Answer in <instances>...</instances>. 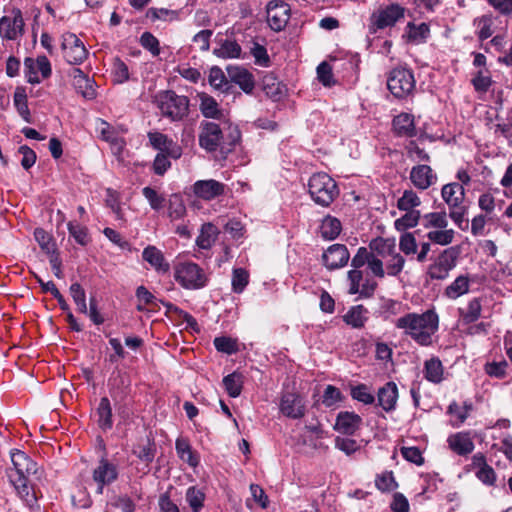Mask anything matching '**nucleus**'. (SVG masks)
I'll return each instance as SVG.
<instances>
[{"label":"nucleus","mask_w":512,"mask_h":512,"mask_svg":"<svg viewBox=\"0 0 512 512\" xmlns=\"http://www.w3.org/2000/svg\"><path fill=\"white\" fill-rule=\"evenodd\" d=\"M393 324L418 345L427 347L433 343V335L439 329V316L435 309L420 314L410 312L394 320Z\"/></svg>","instance_id":"obj_1"},{"label":"nucleus","mask_w":512,"mask_h":512,"mask_svg":"<svg viewBox=\"0 0 512 512\" xmlns=\"http://www.w3.org/2000/svg\"><path fill=\"white\" fill-rule=\"evenodd\" d=\"M239 140L240 132L236 128L232 129L226 137L219 124L213 121H202L200 123L199 145L207 152L219 150L222 156L226 158Z\"/></svg>","instance_id":"obj_2"},{"label":"nucleus","mask_w":512,"mask_h":512,"mask_svg":"<svg viewBox=\"0 0 512 512\" xmlns=\"http://www.w3.org/2000/svg\"><path fill=\"white\" fill-rule=\"evenodd\" d=\"M308 193L312 201L321 207H329L339 196L336 181L325 172L314 173L308 180Z\"/></svg>","instance_id":"obj_3"},{"label":"nucleus","mask_w":512,"mask_h":512,"mask_svg":"<svg viewBox=\"0 0 512 512\" xmlns=\"http://www.w3.org/2000/svg\"><path fill=\"white\" fill-rule=\"evenodd\" d=\"M175 281L186 290H200L208 285V274L197 263L179 262L174 267Z\"/></svg>","instance_id":"obj_4"},{"label":"nucleus","mask_w":512,"mask_h":512,"mask_svg":"<svg viewBox=\"0 0 512 512\" xmlns=\"http://www.w3.org/2000/svg\"><path fill=\"white\" fill-rule=\"evenodd\" d=\"M459 257V246H450L442 250L428 265L426 275L431 280H446L450 272L457 266Z\"/></svg>","instance_id":"obj_5"},{"label":"nucleus","mask_w":512,"mask_h":512,"mask_svg":"<svg viewBox=\"0 0 512 512\" xmlns=\"http://www.w3.org/2000/svg\"><path fill=\"white\" fill-rule=\"evenodd\" d=\"M387 87L397 99H407L414 94L416 80L414 73L407 67H396L389 72Z\"/></svg>","instance_id":"obj_6"},{"label":"nucleus","mask_w":512,"mask_h":512,"mask_svg":"<svg viewBox=\"0 0 512 512\" xmlns=\"http://www.w3.org/2000/svg\"><path fill=\"white\" fill-rule=\"evenodd\" d=\"M157 104L161 114L172 121H180L188 114L189 99L173 91L161 93L157 97Z\"/></svg>","instance_id":"obj_7"},{"label":"nucleus","mask_w":512,"mask_h":512,"mask_svg":"<svg viewBox=\"0 0 512 512\" xmlns=\"http://www.w3.org/2000/svg\"><path fill=\"white\" fill-rule=\"evenodd\" d=\"M372 248H374L380 255L389 256L386 261V273L388 276H398L405 266V258L399 252L396 251V245L394 239H379L374 242Z\"/></svg>","instance_id":"obj_8"},{"label":"nucleus","mask_w":512,"mask_h":512,"mask_svg":"<svg viewBox=\"0 0 512 512\" xmlns=\"http://www.w3.org/2000/svg\"><path fill=\"white\" fill-rule=\"evenodd\" d=\"M405 11V8L398 3H391L380 7L371 15V25L374 30L393 27L400 19L404 18Z\"/></svg>","instance_id":"obj_9"},{"label":"nucleus","mask_w":512,"mask_h":512,"mask_svg":"<svg viewBox=\"0 0 512 512\" xmlns=\"http://www.w3.org/2000/svg\"><path fill=\"white\" fill-rule=\"evenodd\" d=\"M24 74L28 83L39 84L42 79L51 76V63L45 55H39L36 59L26 57L24 59Z\"/></svg>","instance_id":"obj_10"},{"label":"nucleus","mask_w":512,"mask_h":512,"mask_svg":"<svg viewBox=\"0 0 512 512\" xmlns=\"http://www.w3.org/2000/svg\"><path fill=\"white\" fill-rule=\"evenodd\" d=\"M279 408L286 417L292 419L302 418L306 412L304 397L294 387L287 389L281 395Z\"/></svg>","instance_id":"obj_11"},{"label":"nucleus","mask_w":512,"mask_h":512,"mask_svg":"<svg viewBox=\"0 0 512 512\" xmlns=\"http://www.w3.org/2000/svg\"><path fill=\"white\" fill-rule=\"evenodd\" d=\"M61 40L63 55L69 64L79 65L86 59L88 51L74 33H64Z\"/></svg>","instance_id":"obj_12"},{"label":"nucleus","mask_w":512,"mask_h":512,"mask_svg":"<svg viewBox=\"0 0 512 512\" xmlns=\"http://www.w3.org/2000/svg\"><path fill=\"white\" fill-rule=\"evenodd\" d=\"M290 18V7L282 0H271L266 5V19L274 31L283 30Z\"/></svg>","instance_id":"obj_13"},{"label":"nucleus","mask_w":512,"mask_h":512,"mask_svg":"<svg viewBox=\"0 0 512 512\" xmlns=\"http://www.w3.org/2000/svg\"><path fill=\"white\" fill-rule=\"evenodd\" d=\"M93 481L97 484V493L102 494L105 486L118 478V467L107 458H101L92 472Z\"/></svg>","instance_id":"obj_14"},{"label":"nucleus","mask_w":512,"mask_h":512,"mask_svg":"<svg viewBox=\"0 0 512 512\" xmlns=\"http://www.w3.org/2000/svg\"><path fill=\"white\" fill-rule=\"evenodd\" d=\"M149 144L158 153H167L172 159L182 156V148L172 138L158 131H150L147 134Z\"/></svg>","instance_id":"obj_15"},{"label":"nucleus","mask_w":512,"mask_h":512,"mask_svg":"<svg viewBox=\"0 0 512 512\" xmlns=\"http://www.w3.org/2000/svg\"><path fill=\"white\" fill-rule=\"evenodd\" d=\"M350 253L344 244H332L322 254V263L328 270H336L347 265Z\"/></svg>","instance_id":"obj_16"},{"label":"nucleus","mask_w":512,"mask_h":512,"mask_svg":"<svg viewBox=\"0 0 512 512\" xmlns=\"http://www.w3.org/2000/svg\"><path fill=\"white\" fill-rule=\"evenodd\" d=\"M24 20L20 9H13L12 16L0 19V36L6 40H16L22 35Z\"/></svg>","instance_id":"obj_17"},{"label":"nucleus","mask_w":512,"mask_h":512,"mask_svg":"<svg viewBox=\"0 0 512 512\" xmlns=\"http://www.w3.org/2000/svg\"><path fill=\"white\" fill-rule=\"evenodd\" d=\"M409 178L412 184L419 190L428 189L438 180L437 174L429 165L426 164L413 166L410 171Z\"/></svg>","instance_id":"obj_18"},{"label":"nucleus","mask_w":512,"mask_h":512,"mask_svg":"<svg viewBox=\"0 0 512 512\" xmlns=\"http://www.w3.org/2000/svg\"><path fill=\"white\" fill-rule=\"evenodd\" d=\"M193 193L198 198L209 201L225 193L226 185L214 179L198 180L193 184Z\"/></svg>","instance_id":"obj_19"},{"label":"nucleus","mask_w":512,"mask_h":512,"mask_svg":"<svg viewBox=\"0 0 512 512\" xmlns=\"http://www.w3.org/2000/svg\"><path fill=\"white\" fill-rule=\"evenodd\" d=\"M9 479L18 496L27 506L33 508L37 503V496L27 477L23 474H9Z\"/></svg>","instance_id":"obj_20"},{"label":"nucleus","mask_w":512,"mask_h":512,"mask_svg":"<svg viewBox=\"0 0 512 512\" xmlns=\"http://www.w3.org/2000/svg\"><path fill=\"white\" fill-rule=\"evenodd\" d=\"M227 73L230 81L238 85L244 93L251 94L253 92L255 87L254 76L247 69L230 65L227 67Z\"/></svg>","instance_id":"obj_21"},{"label":"nucleus","mask_w":512,"mask_h":512,"mask_svg":"<svg viewBox=\"0 0 512 512\" xmlns=\"http://www.w3.org/2000/svg\"><path fill=\"white\" fill-rule=\"evenodd\" d=\"M362 424V418L354 413L342 411L337 415L334 429L345 435H353Z\"/></svg>","instance_id":"obj_22"},{"label":"nucleus","mask_w":512,"mask_h":512,"mask_svg":"<svg viewBox=\"0 0 512 512\" xmlns=\"http://www.w3.org/2000/svg\"><path fill=\"white\" fill-rule=\"evenodd\" d=\"M142 258L158 273L164 274L170 269V265L166 261L163 252L156 246L148 245L145 247L142 252Z\"/></svg>","instance_id":"obj_23"},{"label":"nucleus","mask_w":512,"mask_h":512,"mask_svg":"<svg viewBox=\"0 0 512 512\" xmlns=\"http://www.w3.org/2000/svg\"><path fill=\"white\" fill-rule=\"evenodd\" d=\"M441 197L449 207H458L464 204L465 188L463 184L451 182L445 184L441 189Z\"/></svg>","instance_id":"obj_24"},{"label":"nucleus","mask_w":512,"mask_h":512,"mask_svg":"<svg viewBox=\"0 0 512 512\" xmlns=\"http://www.w3.org/2000/svg\"><path fill=\"white\" fill-rule=\"evenodd\" d=\"M393 130L399 137L412 138L416 136L414 116L409 113H401L394 117Z\"/></svg>","instance_id":"obj_25"},{"label":"nucleus","mask_w":512,"mask_h":512,"mask_svg":"<svg viewBox=\"0 0 512 512\" xmlns=\"http://www.w3.org/2000/svg\"><path fill=\"white\" fill-rule=\"evenodd\" d=\"M450 449L458 455L464 456L474 450V443L468 433L459 432L448 437Z\"/></svg>","instance_id":"obj_26"},{"label":"nucleus","mask_w":512,"mask_h":512,"mask_svg":"<svg viewBox=\"0 0 512 512\" xmlns=\"http://www.w3.org/2000/svg\"><path fill=\"white\" fill-rule=\"evenodd\" d=\"M219 47L213 50V54L221 59H238L241 58L242 48L240 44L233 39L219 40Z\"/></svg>","instance_id":"obj_27"},{"label":"nucleus","mask_w":512,"mask_h":512,"mask_svg":"<svg viewBox=\"0 0 512 512\" xmlns=\"http://www.w3.org/2000/svg\"><path fill=\"white\" fill-rule=\"evenodd\" d=\"M175 449L178 457L189 466L195 468L199 464V455L192 449L186 438L179 437L175 442Z\"/></svg>","instance_id":"obj_28"},{"label":"nucleus","mask_w":512,"mask_h":512,"mask_svg":"<svg viewBox=\"0 0 512 512\" xmlns=\"http://www.w3.org/2000/svg\"><path fill=\"white\" fill-rule=\"evenodd\" d=\"M406 35L408 42L416 45L422 44L425 43L430 36V27L425 22L420 24L408 22L406 26Z\"/></svg>","instance_id":"obj_29"},{"label":"nucleus","mask_w":512,"mask_h":512,"mask_svg":"<svg viewBox=\"0 0 512 512\" xmlns=\"http://www.w3.org/2000/svg\"><path fill=\"white\" fill-rule=\"evenodd\" d=\"M11 461L14 465V471L10 472V474L25 475L35 471V463L20 450L11 452Z\"/></svg>","instance_id":"obj_30"},{"label":"nucleus","mask_w":512,"mask_h":512,"mask_svg":"<svg viewBox=\"0 0 512 512\" xmlns=\"http://www.w3.org/2000/svg\"><path fill=\"white\" fill-rule=\"evenodd\" d=\"M470 279L467 275H459L444 290V296L455 300L469 292Z\"/></svg>","instance_id":"obj_31"},{"label":"nucleus","mask_w":512,"mask_h":512,"mask_svg":"<svg viewBox=\"0 0 512 512\" xmlns=\"http://www.w3.org/2000/svg\"><path fill=\"white\" fill-rule=\"evenodd\" d=\"M341 231L342 224L339 219L330 215L323 218L320 225V234L323 239L332 241L340 235Z\"/></svg>","instance_id":"obj_32"},{"label":"nucleus","mask_w":512,"mask_h":512,"mask_svg":"<svg viewBox=\"0 0 512 512\" xmlns=\"http://www.w3.org/2000/svg\"><path fill=\"white\" fill-rule=\"evenodd\" d=\"M96 414L99 428L103 431L110 430L113 426L112 408L107 397L101 398Z\"/></svg>","instance_id":"obj_33"},{"label":"nucleus","mask_w":512,"mask_h":512,"mask_svg":"<svg viewBox=\"0 0 512 512\" xmlns=\"http://www.w3.org/2000/svg\"><path fill=\"white\" fill-rule=\"evenodd\" d=\"M443 365L439 358L432 357L424 363L425 379L434 384H438L443 380Z\"/></svg>","instance_id":"obj_34"},{"label":"nucleus","mask_w":512,"mask_h":512,"mask_svg":"<svg viewBox=\"0 0 512 512\" xmlns=\"http://www.w3.org/2000/svg\"><path fill=\"white\" fill-rule=\"evenodd\" d=\"M218 229L212 223H204L200 234L196 238V244L200 249H210L216 241Z\"/></svg>","instance_id":"obj_35"},{"label":"nucleus","mask_w":512,"mask_h":512,"mask_svg":"<svg viewBox=\"0 0 512 512\" xmlns=\"http://www.w3.org/2000/svg\"><path fill=\"white\" fill-rule=\"evenodd\" d=\"M397 397V386H382L378 391L379 405L385 411H390L394 409Z\"/></svg>","instance_id":"obj_36"},{"label":"nucleus","mask_w":512,"mask_h":512,"mask_svg":"<svg viewBox=\"0 0 512 512\" xmlns=\"http://www.w3.org/2000/svg\"><path fill=\"white\" fill-rule=\"evenodd\" d=\"M215 349L223 354L233 355L240 351V343L238 339L230 336H219L213 340Z\"/></svg>","instance_id":"obj_37"},{"label":"nucleus","mask_w":512,"mask_h":512,"mask_svg":"<svg viewBox=\"0 0 512 512\" xmlns=\"http://www.w3.org/2000/svg\"><path fill=\"white\" fill-rule=\"evenodd\" d=\"M206 495L196 486H190L185 493V500L193 512H200L204 507Z\"/></svg>","instance_id":"obj_38"},{"label":"nucleus","mask_w":512,"mask_h":512,"mask_svg":"<svg viewBox=\"0 0 512 512\" xmlns=\"http://www.w3.org/2000/svg\"><path fill=\"white\" fill-rule=\"evenodd\" d=\"M14 106L21 116V118L27 122L31 123V113L28 107L27 94L24 88H17L14 93Z\"/></svg>","instance_id":"obj_39"},{"label":"nucleus","mask_w":512,"mask_h":512,"mask_svg":"<svg viewBox=\"0 0 512 512\" xmlns=\"http://www.w3.org/2000/svg\"><path fill=\"white\" fill-rule=\"evenodd\" d=\"M399 250L410 259H416L418 243L413 233L404 232L400 235Z\"/></svg>","instance_id":"obj_40"},{"label":"nucleus","mask_w":512,"mask_h":512,"mask_svg":"<svg viewBox=\"0 0 512 512\" xmlns=\"http://www.w3.org/2000/svg\"><path fill=\"white\" fill-rule=\"evenodd\" d=\"M366 313L367 310L363 307V305L353 306L344 315L343 319L346 324L352 326L353 328H362L367 320V317L365 316Z\"/></svg>","instance_id":"obj_41"},{"label":"nucleus","mask_w":512,"mask_h":512,"mask_svg":"<svg viewBox=\"0 0 512 512\" xmlns=\"http://www.w3.org/2000/svg\"><path fill=\"white\" fill-rule=\"evenodd\" d=\"M455 231L453 229H433L429 230L426 234L427 239L437 245L447 246L454 240Z\"/></svg>","instance_id":"obj_42"},{"label":"nucleus","mask_w":512,"mask_h":512,"mask_svg":"<svg viewBox=\"0 0 512 512\" xmlns=\"http://www.w3.org/2000/svg\"><path fill=\"white\" fill-rule=\"evenodd\" d=\"M482 305L480 298L471 299L465 311L460 310V315L462 317L464 324H472L475 323L481 316Z\"/></svg>","instance_id":"obj_43"},{"label":"nucleus","mask_w":512,"mask_h":512,"mask_svg":"<svg viewBox=\"0 0 512 512\" xmlns=\"http://www.w3.org/2000/svg\"><path fill=\"white\" fill-rule=\"evenodd\" d=\"M422 225L425 229H443L448 226L446 212H430L422 217Z\"/></svg>","instance_id":"obj_44"},{"label":"nucleus","mask_w":512,"mask_h":512,"mask_svg":"<svg viewBox=\"0 0 512 512\" xmlns=\"http://www.w3.org/2000/svg\"><path fill=\"white\" fill-rule=\"evenodd\" d=\"M249 284V273L244 268H234L232 270L231 287L236 294H241Z\"/></svg>","instance_id":"obj_45"},{"label":"nucleus","mask_w":512,"mask_h":512,"mask_svg":"<svg viewBox=\"0 0 512 512\" xmlns=\"http://www.w3.org/2000/svg\"><path fill=\"white\" fill-rule=\"evenodd\" d=\"M186 213V206L179 194H173L168 201V217L171 221L181 219Z\"/></svg>","instance_id":"obj_46"},{"label":"nucleus","mask_w":512,"mask_h":512,"mask_svg":"<svg viewBox=\"0 0 512 512\" xmlns=\"http://www.w3.org/2000/svg\"><path fill=\"white\" fill-rule=\"evenodd\" d=\"M420 204L419 196L411 189L405 190L397 201V207L402 211H416L415 208L420 206Z\"/></svg>","instance_id":"obj_47"},{"label":"nucleus","mask_w":512,"mask_h":512,"mask_svg":"<svg viewBox=\"0 0 512 512\" xmlns=\"http://www.w3.org/2000/svg\"><path fill=\"white\" fill-rule=\"evenodd\" d=\"M69 292L78 311L82 314H87L86 292L81 284L78 282L72 283L69 287Z\"/></svg>","instance_id":"obj_48"},{"label":"nucleus","mask_w":512,"mask_h":512,"mask_svg":"<svg viewBox=\"0 0 512 512\" xmlns=\"http://www.w3.org/2000/svg\"><path fill=\"white\" fill-rule=\"evenodd\" d=\"M477 34L480 40L490 38L494 33V19L491 15H483L475 20Z\"/></svg>","instance_id":"obj_49"},{"label":"nucleus","mask_w":512,"mask_h":512,"mask_svg":"<svg viewBox=\"0 0 512 512\" xmlns=\"http://www.w3.org/2000/svg\"><path fill=\"white\" fill-rule=\"evenodd\" d=\"M133 453L139 458L141 461L146 462L147 464L151 463L154 460L156 454V446L153 441L147 439L145 444H139L133 449Z\"/></svg>","instance_id":"obj_50"},{"label":"nucleus","mask_w":512,"mask_h":512,"mask_svg":"<svg viewBox=\"0 0 512 512\" xmlns=\"http://www.w3.org/2000/svg\"><path fill=\"white\" fill-rule=\"evenodd\" d=\"M67 228L70 236L74 238L77 244L81 246H86L90 242L88 229L85 226L77 222L70 221L67 224Z\"/></svg>","instance_id":"obj_51"},{"label":"nucleus","mask_w":512,"mask_h":512,"mask_svg":"<svg viewBox=\"0 0 512 512\" xmlns=\"http://www.w3.org/2000/svg\"><path fill=\"white\" fill-rule=\"evenodd\" d=\"M200 111L206 118L218 119L221 116L218 103L213 97L208 95L201 97Z\"/></svg>","instance_id":"obj_52"},{"label":"nucleus","mask_w":512,"mask_h":512,"mask_svg":"<svg viewBox=\"0 0 512 512\" xmlns=\"http://www.w3.org/2000/svg\"><path fill=\"white\" fill-rule=\"evenodd\" d=\"M342 401L343 395L336 386H327L321 397L322 404L327 408L337 407Z\"/></svg>","instance_id":"obj_53"},{"label":"nucleus","mask_w":512,"mask_h":512,"mask_svg":"<svg viewBox=\"0 0 512 512\" xmlns=\"http://www.w3.org/2000/svg\"><path fill=\"white\" fill-rule=\"evenodd\" d=\"M142 195L148 201L151 209L154 211H160L165 206L166 199L164 195L159 194L152 187H144L142 189Z\"/></svg>","instance_id":"obj_54"},{"label":"nucleus","mask_w":512,"mask_h":512,"mask_svg":"<svg viewBox=\"0 0 512 512\" xmlns=\"http://www.w3.org/2000/svg\"><path fill=\"white\" fill-rule=\"evenodd\" d=\"M406 213L395 220V228L398 231H405L409 228L415 227L420 220V211H405Z\"/></svg>","instance_id":"obj_55"},{"label":"nucleus","mask_w":512,"mask_h":512,"mask_svg":"<svg viewBox=\"0 0 512 512\" xmlns=\"http://www.w3.org/2000/svg\"><path fill=\"white\" fill-rule=\"evenodd\" d=\"M165 306L167 308V312L175 314L180 320H182L183 323L186 324L187 328H191L192 330L195 331L199 329L196 319L191 314L182 310L181 308L177 307L172 303H165Z\"/></svg>","instance_id":"obj_56"},{"label":"nucleus","mask_w":512,"mask_h":512,"mask_svg":"<svg viewBox=\"0 0 512 512\" xmlns=\"http://www.w3.org/2000/svg\"><path fill=\"white\" fill-rule=\"evenodd\" d=\"M34 238L39 244L40 248L46 253L50 254L52 251H56V246L52 236L45 231L43 228H36L34 231Z\"/></svg>","instance_id":"obj_57"},{"label":"nucleus","mask_w":512,"mask_h":512,"mask_svg":"<svg viewBox=\"0 0 512 512\" xmlns=\"http://www.w3.org/2000/svg\"><path fill=\"white\" fill-rule=\"evenodd\" d=\"M112 75L114 82L118 84H123L130 79L129 68L119 57H116L113 61Z\"/></svg>","instance_id":"obj_58"},{"label":"nucleus","mask_w":512,"mask_h":512,"mask_svg":"<svg viewBox=\"0 0 512 512\" xmlns=\"http://www.w3.org/2000/svg\"><path fill=\"white\" fill-rule=\"evenodd\" d=\"M209 83L215 89L225 90L228 86V80L220 67L214 66L209 72Z\"/></svg>","instance_id":"obj_59"},{"label":"nucleus","mask_w":512,"mask_h":512,"mask_svg":"<svg viewBox=\"0 0 512 512\" xmlns=\"http://www.w3.org/2000/svg\"><path fill=\"white\" fill-rule=\"evenodd\" d=\"M96 130L100 134L101 138L109 142L114 138L119 137L118 129L110 125L107 121L103 119H97L96 121Z\"/></svg>","instance_id":"obj_60"},{"label":"nucleus","mask_w":512,"mask_h":512,"mask_svg":"<svg viewBox=\"0 0 512 512\" xmlns=\"http://www.w3.org/2000/svg\"><path fill=\"white\" fill-rule=\"evenodd\" d=\"M317 78L325 87L335 84L332 68L327 62H322L317 66Z\"/></svg>","instance_id":"obj_61"},{"label":"nucleus","mask_w":512,"mask_h":512,"mask_svg":"<svg viewBox=\"0 0 512 512\" xmlns=\"http://www.w3.org/2000/svg\"><path fill=\"white\" fill-rule=\"evenodd\" d=\"M369 388L370 386H352V398L364 404H372L375 401V397Z\"/></svg>","instance_id":"obj_62"},{"label":"nucleus","mask_w":512,"mask_h":512,"mask_svg":"<svg viewBox=\"0 0 512 512\" xmlns=\"http://www.w3.org/2000/svg\"><path fill=\"white\" fill-rule=\"evenodd\" d=\"M75 87L86 99H94L97 95L95 81L89 77L78 79V83L75 84Z\"/></svg>","instance_id":"obj_63"},{"label":"nucleus","mask_w":512,"mask_h":512,"mask_svg":"<svg viewBox=\"0 0 512 512\" xmlns=\"http://www.w3.org/2000/svg\"><path fill=\"white\" fill-rule=\"evenodd\" d=\"M141 46L148 50L153 56L160 54L159 40L150 32H144L140 37Z\"/></svg>","instance_id":"obj_64"}]
</instances>
